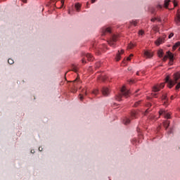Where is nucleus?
<instances>
[{
    "instance_id": "obj_1",
    "label": "nucleus",
    "mask_w": 180,
    "mask_h": 180,
    "mask_svg": "<svg viewBox=\"0 0 180 180\" xmlns=\"http://www.w3.org/2000/svg\"><path fill=\"white\" fill-rule=\"evenodd\" d=\"M179 78H180V73L176 72L174 74L173 80H170L169 76H167L165 79V82L168 84L169 88H172V86L175 85V84H178V79H179Z\"/></svg>"
},
{
    "instance_id": "obj_2",
    "label": "nucleus",
    "mask_w": 180,
    "mask_h": 180,
    "mask_svg": "<svg viewBox=\"0 0 180 180\" xmlns=\"http://www.w3.org/2000/svg\"><path fill=\"white\" fill-rule=\"evenodd\" d=\"M122 96H124L125 98H129V96H130V91L127 90L126 86H124L121 89L120 93L116 96L115 99L120 102V101H122Z\"/></svg>"
},
{
    "instance_id": "obj_3",
    "label": "nucleus",
    "mask_w": 180,
    "mask_h": 180,
    "mask_svg": "<svg viewBox=\"0 0 180 180\" xmlns=\"http://www.w3.org/2000/svg\"><path fill=\"white\" fill-rule=\"evenodd\" d=\"M116 41H117V36L113 35L108 41V44H110L111 47H115Z\"/></svg>"
},
{
    "instance_id": "obj_4",
    "label": "nucleus",
    "mask_w": 180,
    "mask_h": 180,
    "mask_svg": "<svg viewBox=\"0 0 180 180\" xmlns=\"http://www.w3.org/2000/svg\"><path fill=\"white\" fill-rule=\"evenodd\" d=\"M164 86H165V83H161L160 84H156L153 86V92H158L159 91H160L161 89L164 88Z\"/></svg>"
},
{
    "instance_id": "obj_5",
    "label": "nucleus",
    "mask_w": 180,
    "mask_h": 180,
    "mask_svg": "<svg viewBox=\"0 0 180 180\" xmlns=\"http://www.w3.org/2000/svg\"><path fill=\"white\" fill-rule=\"evenodd\" d=\"M168 58H169L170 61H172L174 60V55L170 51L167 52V55L164 56L162 60L167 61Z\"/></svg>"
},
{
    "instance_id": "obj_6",
    "label": "nucleus",
    "mask_w": 180,
    "mask_h": 180,
    "mask_svg": "<svg viewBox=\"0 0 180 180\" xmlns=\"http://www.w3.org/2000/svg\"><path fill=\"white\" fill-rule=\"evenodd\" d=\"M165 41V36H164L163 37H159L155 41V44H156V46H160V44H162V43H164Z\"/></svg>"
},
{
    "instance_id": "obj_7",
    "label": "nucleus",
    "mask_w": 180,
    "mask_h": 180,
    "mask_svg": "<svg viewBox=\"0 0 180 180\" xmlns=\"http://www.w3.org/2000/svg\"><path fill=\"white\" fill-rule=\"evenodd\" d=\"M174 22L177 26H180V11H178L176 13V16L174 18Z\"/></svg>"
},
{
    "instance_id": "obj_8",
    "label": "nucleus",
    "mask_w": 180,
    "mask_h": 180,
    "mask_svg": "<svg viewBox=\"0 0 180 180\" xmlns=\"http://www.w3.org/2000/svg\"><path fill=\"white\" fill-rule=\"evenodd\" d=\"M101 92L104 96H108L110 94V91L108 87H103Z\"/></svg>"
},
{
    "instance_id": "obj_9",
    "label": "nucleus",
    "mask_w": 180,
    "mask_h": 180,
    "mask_svg": "<svg viewBox=\"0 0 180 180\" xmlns=\"http://www.w3.org/2000/svg\"><path fill=\"white\" fill-rule=\"evenodd\" d=\"M112 32V31H111V30H110V28H109V27H103V29H102V36H105L106 34H108V33H111Z\"/></svg>"
},
{
    "instance_id": "obj_10",
    "label": "nucleus",
    "mask_w": 180,
    "mask_h": 180,
    "mask_svg": "<svg viewBox=\"0 0 180 180\" xmlns=\"http://www.w3.org/2000/svg\"><path fill=\"white\" fill-rule=\"evenodd\" d=\"M159 115L161 116V115H164L165 119H169V117H171V115H169V113L161 110L160 111H159Z\"/></svg>"
},
{
    "instance_id": "obj_11",
    "label": "nucleus",
    "mask_w": 180,
    "mask_h": 180,
    "mask_svg": "<svg viewBox=\"0 0 180 180\" xmlns=\"http://www.w3.org/2000/svg\"><path fill=\"white\" fill-rule=\"evenodd\" d=\"M144 56L145 57H146V58H151V57H153V52L145 51Z\"/></svg>"
},
{
    "instance_id": "obj_12",
    "label": "nucleus",
    "mask_w": 180,
    "mask_h": 180,
    "mask_svg": "<svg viewBox=\"0 0 180 180\" xmlns=\"http://www.w3.org/2000/svg\"><path fill=\"white\" fill-rule=\"evenodd\" d=\"M124 53V50H122L121 52L118 51V53L116 55L115 60L116 61H120V54H123Z\"/></svg>"
},
{
    "instance_id": "obj_13",
    "label": "nucleus",
    "mask_w": 180,
    "mask_h": 180,
    "mask_svg": "<svg viewBox=\"0 0 180 180\" xmlns=\"http://www.w3.org/2000/svg\"><path fill=\"white\" fill-rule=\"evenodd\" d=\"M86 57L88 61H94V56L91 53H87L86 55Z\"/></svg>"
},
{
    "instance_id": "obj_14",
    "label": "nucleus",
    "mask_w": 180,
    "mask_h": 180,
    "mask_svg": "<svg viewBox=\"0 0 180 180\" xmlns=\"http://www.w3.org/2000/svg\"><path fill=\"white\" fill-rule=\"evenodd\" d=\"M171 2V0H165L164 6L166 8V9H168V5H169V3Z\"/></svg>"
},
{
    "instance_id": "obj_15",
    "label": "nucleus",
    "mask_w": 180,
    "mask_h": 180,
    "mask_svg": "<svg viewBox=\"0 0 180 180\" xmlns=\"http://www.w3.org/2000/svg\"><path fill=\"white\" fill-rule=\"evenodd\" d=\"M75 9L77 12H79V9H81V4L79 3H77L75 5Z\"/></svg>"
},
{
    "instance_id": "obj_16",
    "label": "nucleus",
    "mask_w": 180,
    "mask_h": 180,
    "mask_svg": "<svg viewBox=\"0 0 180 180\" xmlns=\"http://www.w3.org/2000/svg\"><path fill=\"white\" fill-rule=\"evenodd\" d=\"M158 57H160V58H162V56H164V52L162 51V49L158 51Z\"/></svg>"
},
{
    "instance_id": "obj_17",
    "label": "nucleus",
    "mask_w": 180,
    "mask_h": 180,
    "mask_svg": "<svg viewBox=\"0 0 180 180\" xmlns=\"http://www.w3.org/2000/svg\"><path fill=\"white\" fill-rule=\"evenodd\" d=\"M163 125L165 127V129H168V127H169V121H165L163 123Z\"/></svg>"
},
{
    "instance_id": "obj_18",
    "label": "nucleus",
    "mask_w": 180,
    "mask_h": 180,
    "mask_svg": "<svg viewBox=\"0 0 180 180\" xmlns=\"http://www.w3.org/2000/svg\"><path fill=\"white\" fill-rule=\"evenodd\" d=\"M129 124H130V118H125L124 120V124L127 125Z\"/></svg>"
},
{
    "instance_id": "obj_19",
    "label": "nucleus",
    "mask_w": 180,
    "mask_h": 180,
    "mask_svg": "<svg viewBox=\"0 0 180 180\" xmlns=\"http://www.w3.org/2000/svg\"><path fill=\"white\" fill-rule=\"evenodd\" d=\"M179 46H180V41L176 42V43L174 45V46H173V50H176V48H177V47H179Z\"/></svg>"
},
{
    "instance_id": "obj_20",
    "label": "nucleus",
    "mask_w": 180,
    "mask_h": 180,
    "mask_svg": "<svg viewBox=\"0 0 180 180\" xmlns=\"http://www.w3.org/2000/svg\"><path fill=\"white\" fill-rule=\"evenodd\" d=\"M156 8H157V9H158V11H161V9H162V5H161V4H158V5L156 6Z\"/></svg>"
},
{
    "instance_id": "obj_21",
    "label": "nucleus",
    "mask_w": 180,
    "mask_h": 180,
    "mask_svg": "<svg viewBox=\"0 0 180 180\" xmlns=\"http://www.w3.org/2000/svg\"><path fill=\"white\" fill-rule=\"evenodd\" d=\"M92 94L94 95H98V94H99V90L98 89H95L92 91Z\"/></svg>"
},
{
    "instance_id": "obj_22",
    "label": "nucleus",
    "mask_w": 180,
    "mask_h": 180,
    "mask_svg": "<svg viewBox=\"0 0 180 180\" xmlns=\"http://www.w3.org/2000/svg\"><path fill=\"white\" fill-rule=\"evenodd\" d=\"M129 23H131V25H133L134 26H137V21H130Z\"/></svg>"
},
{
    "instance_id": "obj_23",
    "label": "nucleus",
    "mask_w": 180,
    "mask_h": 180,
    "mask_svg": "<svg viewBox=\"0 0 180 180\" xmlns=\"http://www.w3.org/2000/svg\"><path fill=\"white\" fill-rule=\"evenodd\" d=\"M82 92L83 95H86V96L88 95V91H86V89H83Z\"/></svg>"
},
{
    "instance_id": "obj_24",
    "label": "nucleus",
    "mask_w": 180,
    "mask_h": 180,
    "mask_svg": "<svg viewBox=\"0 0 180 180\" xmlns=\"http://www.w3.org/2000/svg\"><path fill=\"white\" fill-rule=\"evenodd\" d=\"M140 103H141V101H137L134 103V106L135 108H137V106H139V105H140Z\"/></svg>"
},
{
    "instance_id": "obj_25",
    "label": "nucleus",
    "mask_w": 180,
    "mask_h": 180,
    "mask_svg": "<svg viewBox=\"0 0 180 180\" xmlns=\"http://www.w3.org/2000/svg\"><path fill=\"white\" fill-rule=\"evenodd\" d=\"M131 119H134L136 117V112H132L131 113Z\"/></svg>"
},
{
    "instance_id": "obj_26",
    "label": "nucleus",
    "mask_w": 180,
    "mask_h": 180,
    "mask_svg": "<svg viewBox=\"0 0 180 180\" xmlns=\"http://www.w3.org/2000/svg\"><path fill=\"white\" fill-rule=\"evenodd\" d=\"M162 101H167V94H163V96H162Z\"/></svg>"
},
{
    "instance_id": "obj_27",
    "label": "nucleus",
    "mask_w": 180,
    "mask_h": 180,
    "mask_svg": "<svg viewBox=\"0 0 180 180\" xmlns=\"http://www.w3.org/2000/svg\"><path fill=\"white\" fill-rule=\"evenodd\" d=\"M133 57V54H130L129 57L127 58V61H130Z\"/></svg>"
},
{
    "instance_id": "obj_28",
    "label": "nucleus",
    "mask_w": 180,
    "mask_h": 180,
    "mask_svg": "<svg viewBox=\"0 0 180 180\" xmlns=\"http://www.w3.org/2000/svg\"><path fill=\"white\" fill-rule=\"evenodd\" d=\"M139 36H143V34H144V31H143L142 30H141L139 32Z\"/></svg>"
},
{
    "instance_id": "obj_29",
    "label": "nucleus",
    "mask_w": 180,
    "mask_h": 180,
    "mask_svg": "<svg viewBox=\"0 0 180 180\" xmlns=\"http://www.w3.org/2000/svg\"><path fill=\"white\" fill-rule=\"evenodd\" d=\"M133 47H134V44H129L128 46V49H133Z\"/></svg>"
},
{
    "instance_id": "obj_30",
    "label": "nucleus",
    "mask_w": 180,
    "mask_h": 180,
    "mask_svg": "<svg viewBox=\"0 0 180 180\" xmlns=\"http://www.w3.org/2000/svg\"><path fill=\"white\" fill-rule=\"evenodd\" d=\"M8 64L12 65V64H13L14 62H13V60L10 58V59L8 60Z\"/></svg>"
},
{
    "instance_id": "obj_31",
    "label": "nucleus",
    "mask_w": 180,
    "mask_h": 180,
    "mask_svg": "<svg viewBox=\"0 0 180 180\" xmlns=\"http://www.w3.org/2000/svg\"><path fill=\"white\" fill-rule=\"evenodd\" d=\"M150 11L151 13H155V8H151Z\"/></svg>"
},
{
    "instance_id": "obj_32",
    "label": "nucleus",
    "mask_w": 180,
    "mask_h": 180,
    "mask_svg": "<svg viewBox=\"0 0 180 180\" xmlns=\"http://www.w3.org/2000/svg\"><path fill=\"white\" fill-rule=\"evenodd\" d=\"M173 4H174V8L176 7V6H178V3H176V1H173Z\"/></svg>"
},
{
    "instance_id": "obj_33",
    "label": "nucleus",
    "mask_w": 180,
    "mask_h": 180,
    "mask_svg": "<svg viewBox=\"0 0 180 180\" xmlns=\"http://www.w3.org/2000/svg\"><path fill=\"white\" fill-rule=\"evenodd\" d=\"M172 37H174V33H170L169 35V39H171Z\"/></svg>"
},
{
    "instance_id": "obj_34",
    "label": "nucleus",
    "mask_w": 180,
    "mask_h": 180,
    "mask_svg": "<svg viewBox=\"0 0 180 180\" xmlns=\"http://www.w3.org/2000/svg\"><path fill=\"white\" fill-rule=\"evenodd\" d=\"M96 67V68H99V67H101V63H97Z\"/></svg>"
},
{
    "instance_id": "obj_35",
    "label": "nucleus",
    "mask_w": 180,
    "mask_h": 180,
    "mask_svg": "<svg viewBox=\"0 0 180 180\" xmlns=\"http://www.w3.org/2000/svg\"><path fill=\"white\" fill-rule=\"evenodd\" d=\"M179 88H180V82L176 84V89H179Z\"/></svg>"
},
{
    "instance_id": "obj_36",
    "label": "nucleus",
    "mask_w": 180,
    "mask_h": 180,
    "mask_svg": "<svg viewBox=\"0 0 180 180\" xmlns=\"http://www.w3.org/2000/svg\"><path fill=\"white\" fill-rule=\"evenodd\" d=\"M72 71H74L75 72H77V70L75 67H73Z\"/></svg>"
},
{
    "instance_id": "obj_37",
    "label": "nucleus",
    "mask_w": 180,
    "mask_h": 180,
    "mask_svg": "<svg viewBox=\"0 0 180 180\" xmlns=\"http://www.w3.org/2000/svg\"><path fill=\"white\" fill-rule=\"evenodd\" d=\"M80 101H82V99H84V96L83 94H80Z\"/></svg>"
},
{
    "instance_id": "obj_38",
    "label": "nucleus",
    "mask_w": 180,
    "mask_h": 180,
    "mask_svg": "<svg viewBox=\"0 0 180 180\" xmlns=\"http://www.w3.org/2000/svg\"><path fill=\"white\" fill-rule=\"evenodd\" d=\"M75 82H77V79L74 81V86L75 88H77V84H75Z\"/></svg>"
},
{
    "instance_id": "obj_39",
    "label": "nucleus",
    "mask_w": 180,
    "mask_h": 180,
    "mask_svg": "<svg viewBox=\"0 0 180 180\" xmlns=\"http://www.w3.org/2000/svg\"><path fill=\"white\" fill-rule=\"evenodd\" d=\"M155 20H157V18H152V19H151V22H155Z\"/></svg>"
},
{
    "instance_id": "obj_40",
    "label": "nucleus",
    "mask_w": 180,
    "mask_h": 180,
    "mask_svg": "<svg viewBox=\"0 0 180 180\" xmlns=\"http://www.w3.org/2000/svg\"><path fill=\"white\" fill-rule=\"evenodd\" d=\"M103 51H105V49H106V45L103 44Z\"/></svg>"
},
{
    "instance_id": "obj_41",
    "label": "nucleus",
    "mask_w": 180,
    "mask_h": 180,
    "mask_svg": "<svg viewBox=\"0 0 180 180\" xmlns=\"http://www.w3.org/2000/svg\"><path fill=\"white\" fill-rule=\"evenodd\" d=\"M39 151H43V148L39 147Z\"/></svg>"
},
{
    "instance_id": "obj_42",
    "label": "nucleus",
    "mask_w": 180,
    "mask_h": 180,
    "mask_svg": "<svg viewBox=\"0 0 180 180\" xmlns=\"http://www.w3.org/2000/svg\"><path fill=\"white\" fill-rule=\"evenodd\" d=\"M96 2V0H91V4H95Z\"/></svg>"
},
{
    "instance_id": "obj_43",
    "label": "nucleus",
    "mask_w": 180,
    "mask_h": 180,
    "mask_svg": "<svg viewBox=\"0 0 180 180\" xmlns=\"http://www.w3.org/2000/svg\"><path fill=\"white\" fill-rule=\"evenodd\" d=\"M152 96L155 98V96H157V94H152Z\"/></svg>"
},
{
    "instance_id": "obj_44",
    "label": "nucleus",
    "mask_w": 180,
    "mask_h": 180,
    "mask_svg": "<svg viewBox=\"0 0 180 180\" xmlns=\"http://www.w3.org/2000/svg\"><path fill=\"white\" fill-rule=\"evenodd\" d=\"M158 20V22H161V18H157V20Z\"/></svg>"
},
{
    "instance_id": "obj_45",
    "label": "nucleus",
    "mask_w": 180,
    "mask_h": 180,
    "mask_svg": "<svg viewBox=\"0 0 180 180\" xmlns=\"http://www.w3.org/2000/svg\"><path fill=\"white\" fill-rule=\"evenodd\" d=\"M173 61H174V60H172V61H171V60H169V64H170V65H172Z\"/></svg>"
},
{
    "instance_id": "obj_46",
    "label": "nucleus",
    "mask_w": 180,
    "mask_h": 180,
    "mask_svg": "<svg viewBox=\"0 0 180 180\" xmlns=\"http://www.w3.org/2000/svg\"><path fill=\"white\" fill-rule=\"evenodd\" d=\"M60 2L62 4V5H64V0H61Z\"/></svg>"
},
{
    "instance_id": "obj_47",
    "label": "nucleus",
    "mask_w": 180,
    "mask_h": 180,
    "mask_svg": "<svg viewBox=\"0 0 180 180\" xmlns=\"http://www.w3.org/2000/svg\"><path fill=\"white\" fill-rule=\"evenodd\" d=\"M147 113H148V109L146 110L145 115H147Z\"/></svg>"
},
{
    "instance_id": "obj_48",
    "label": "nucleus",
    "mask_w": 180,
    "mask_h": 180,
    "mask_svg": "<svg viewBox=\"0 0 180 180\" xmlns=\"http://www.w3.org/2000/svg\"><path fill=\"white\" fill-rule=\"evenodd\" d=\"M89 3L87 2V4H86V8H89Z\"/></svg>"
},
{
    "instance_id": "obj_49",
    "label": "nucleus",
    "mask_w": 180,
    "mask_h": 180,
    "mask_svg": "<svg viewBox=\"0 0 180 180\" xmlns=\"http://www.w3.org/2000/svg\"><path fill=\"white\" fill-rule=\"evenodd\" d=\"M82 63H86V61H85V60H82Z\"/></svg>"
},
{
    "instance_id": "obj_50",
    "label": "nucleus",
    "mask_w": 180,
    "mask_h": 180,
    "mask_svg": "<svg viewBox=\"0 0 180 180\" xmlns=\"http://www.w3.org/2000/svg\"><path fill=\"white\" fill-rule=\"evenodd\" d=\"M139 91H140L139 89L136 90V94H137V92H139Z\"/></svg>"
},
{
    "instance_id": "obj_51",
    "label": "nucleus",
    "mask_w": 180,
    "mask_h": 180,
    "mask_svg": "<svg viewBox=\"0 0 180 180\" xmlns=\"http://www.w3.org/2000/svg\"><path fill=\"white\" fill-rule=\"evenodd\" d=\"M171 99H172V100L174 99V96H171Z\"/></svg>"
},
{
    "instance_id": "obj_52",
    "label": "nucleus",
    "mask_w": 180,
    "mask_h": 180,
    "mask_svg": "<svg viewBox=\"0 0 180 180\" xmlns=\"http://www.w3.org/2000/svg\"><path fill=\"white\" fill-rule=\"evenodd\" d=\"M136 75H139V72H136Z\"/></svg>"
},
{
    "instance_id": "obj_53",
    "label": "nucleus",
    "mask_w": 180,
    "mask_h": 180,
    "mask_svg": "<svg viewBox=\"0 0 180 180\" xmlns=\"http://www.w3.org/2000/svg\"><path fill=\"white\" fill-rule=\"evenodd\" d=\"M22 2H26V0H22Z\"/></svg>"
},
{
    "instance_id": "obj_54",
    "label": "nucleus",
    "mask_w": 180,
    "mask_h": 180,
    "mask_svg": "<svg viewBox=\"0 0 180 180\" xmlns=\"http://www.w3.org/2000/svg\"><path fill=\"white\" fill-rule=\"evenodd\" d=\"M123 63H126V60H124Z\"/></svg>"
},
{
    "instance_id": "obj_55",
    "label": "nucleus",
    "mask_w": 180,
    "mask_h": 180,
    "mask_svg": "<svg viewBox=\"0 0 180 180\" xmlns=\"http://www.w3.org/2000/svg\"><path fill=\"white\" fill-rule=\"evenodd\" d=\"M128 70H131V69H130V68H128Z\"/></svg>"
},
{
    "instance_id": "obj_56",
    "label": "nucleus",
    "mask_w": 180,
    "mask_h": 180,
    "mask_svg": "<svg viewBox=\"0 0 180 180\" xmlns=\"http://www.w3.org/2000/svg\"><path fill=\"white\" fill-rule=\"evenodd\" d=\"M169 133H172V131H169Z\"/></svg>"
}]
</instances>
